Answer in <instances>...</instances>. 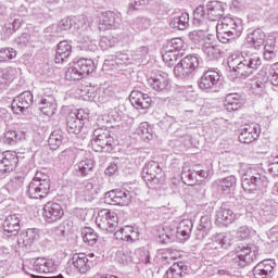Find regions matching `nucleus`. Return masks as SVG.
<instances>
[{"label": "nucleus", "instance_id": "obj_1", "mask_svg": "<svg viewBox=\"0 0 278 278\" xmlns=\"http://www.w3.org/2000/svg\"><path fill=\"white\" fill-rule=\"evenodd\" d=\"M228 66L241 77L247 78L249 75H253V73L262 66V58H260V54L257 53L243 51L241 52L240 58L230 56L228 60Z\"/></svg>", "mask_w": 278, "mask_h": 278}, {"label": "nucleus", "instance_id": "obj_2", "mask_svg": "<svg viewBox=\"0 0 278 278\" xmlns=\"http://www.w3.org/2000/svg\"><path fill=\"white\" fill-rule=\"evenodd\" d=\"M216 31L219 42L227 45V42H231L232 40H236V38L242 36L244 26L240 17H224L218 21Z\"/></svg>", "mask_w": 278, "mask_h": 278}, {"label": "nucleus", "instance_id": "obj_3", "mask_svg": "<svg viewBox=\"0 0 278 278\" xmlns=\"http://www.w3.org/2000/svg\"><path fill=\"white\" fill-rule=\"evenodd\" d=\"M241 185L244 192L253 194L258 190H264L268 186V177H266V172L256 166L250 167L241 177Z\"/></svg>", "mask_w": 278, "mask_h": 278}, {"label": "nucleus", "instance_id": "obj_4", "mask_svg": "<svg viewBox=\"0 0 278 278\" xmlns=\"http://www.w3.org/2000/svg\"><path fill=\"white\" fill-rule=\"evenodd\" d=\"M225 16V4L220 1H210L206 5H199L193 11V20L198 23L220 21Z\"/></svg>", "mask_w": 278, "mask_h": 278}, {"label": "nucleus", "instance_id": "obj_5", "mask_svg": "<svg viewBox=\"0 0 278 278\" xmlns=\"http://www.w3.org/2000/svg\"><path fill=\"white\" fill-rule=\"evenodd\" d=\"M51 190V179L49 175L37 172L28 185L27 195L29 199H45Z\"/></svg>", "mask_w": 278, "mask_h": 278}, {"label": "nucleus", "instance_id": "obj_6", "mask_svg": "<svg viewBox=\"0 0 278 278\" xmlns=\"http://www.w3.org/2000/svg\"><path fill=\"white\" fill-rule=\"evenodd\" d=\"M94 61L90 59H80L72 63L65 72V79L67 81H79L84 77L94 73Z\"/></svg>", "mask_w": 278, "mask_h": 278}, {"label": "nucleus", "instance_id": "obj_7", "mask_svg": "<svg viewBox=\"0 0 278 278\" xmlns=\"http://www.w3.org/2000/svg\"><path fill=\"white\" fill-rule=\"evenodd\" d=\"M91 147L97 153H111L114 151V137L109 130L98 128L93 131Z\"/></svg>", "mask_w": 278, "mask_h": 278}, {"label": "nucleus", "instance_id": "obj_8", "mask_svg": "<svg viewBox=\"0 0 278 278\" xmlns=\"http://www.w3.org/2000/svg\"><path fill=\"white\" fill-rule=\"evenodd\" d=\"M96 224L102 231L114 233L118 227V214L114 211L102 208L98 212Z\"/></svg>", "mask_w": 278, "mask_h": 278}, {"label": "nucleus", "instance_id": "obj_9", "mask_svg": "<svg viewBox=\"0 0 278 278\" xmlns=\"http://www.w3.org/2000/svg\"><path fill=\"white\" fill-rule=\"evenodd\" d=\"M199 68V56L187 55L174 67V75L179 79H184L192 75Z\"/></svg>", "mask_w": 278, "mask_h": 278}, {"label": "nucleus", "instance_id": "obj_10", "mask_svg": "<svg viewBox=\"0 0 278 278\" xmlns=\"http://www.w3.org/2000/svg\"><path fill=\"white\" fill-rule=\"evenodd\" d=\"M235 253L233 262L241 268L257 260V247L255 245H239L236 248Z\"/></svg>", "mask_w": 278, "mask_h": 278}, {"label": "nucleus", "instance_id": "obj_11", "mask_svg": "<svg viewBox=\"0 0 278 278\" xmlns=\"http://www.w3.org/2000/svg\"><path fill=\"white\" fill-rule=\"evenodd\" d=\"M142 177L151 186H157V184L164 181V172H162L160 163L150 161L143 167Z\"/></svg>", "mask_w": 278, "mask_h": 278}, {"label": "nucleus", "instance_id": "obj_12", "mask_svg": "<svg viewBox=\"0 0 278 278\" xmlns=\"http://www.w3.org/2000/svg\"><path fill=\"white\" fill-rule=\"evenodd\" d=\"M18 166V155L16 152L4 151L0 153V179L5 173H12Z\"/></svg>", "mask_w": 278, "mask_h": 278}, {"label": "nucleus", "instance_id": "obj_13", "mask_svg": "<svg viewBox=\"0 0 278 278\" xmlns=\"http://www.w3.org/2000/svg\"><path fill=\"white\" fill-rule=\"evenodd\" d=\"M121 25V13L114 11L102 12L99 15L98 27L101 31L116 29Z\"/></svg>", "mask_w": 278, "mask_h": 278}, {"label": "nucleus", "instance_id": "obj_14", "mask_svg": "<svg viewBox=\"0 0 278 278\" xmlns=\"http://www.w3.org/2000/svg\"><path fill=\"white\" fill-rule=\"evenodd\" d=\"M34 103V94L30 91H24L20 96L15 97L11 103V109L14 114H24L31 108Z\"/></svg>", "mask_w": 278, "mask_h": 278}, {"label": "nucleus", "instance_id": "obj_15", "mask_svg": "<svg viewBox=\"0 0 278 278\" xmlns=\"http://www.w3.org/2000/svg\"><path fill=\"white\" fill-rule=\"evenodd\" d=\"M106 203L113 205H129L131 203V193L125 189H114L105 193Z\"/></svg>", "mask_w": 278, "mask_h": 278}, {"label": "nucleus", "instance_id": "obj_16", "mask_svg": "<svg viewBox=\"0 0 278 278\" xmlns=\"http://www.w3.org/2000/svg\"><path fill=\"white\" fill-rule=\"evenodd\" d=\"M64 216V208L55 202H48L43 205V218L46 223L53 224L62 220Z\"/></svg>", "mask_w": 278, "mask_h": 278}, {"label": "nucleus", "instance_id": "obj_17", "mask_svg": "<svg viewBox=\"0 0 278 278\" xmlns=\"http://www.w3.org/2000/svg\"><path fill=\"white\" fill-rule=\"evenodd\" d=\"M148 83L155 92H168V90H170V78H168V74L164 72L150 77Z\"/></svg>", "mask_w": 278, "mask_h": 278}, {"label": "nucleus", "instance_id": "obj_18", "mask_svg": "<svg viewBox=\"0 0 278 278\" xmlns=\"http://www.w3.org/2000/svg\"><path fill=\"white\" fill-rule=\"evenodd\" d=\"M212 212H214V207H207V215H203L200 219V224L195 231L197 240H205L210 232L212 231Z\"/></svg>", "mask_w": 278, "mask_h": 278}, {"label": "nucleus", "instance_id": "obj_19", "mask_svg": "<svg viewBox=\"0 0 278 278\" xmlns=\"http://www.w3.org/2000/svg\"><path fill=\"white\" fill-rule=\"evenodd\" d=\"M231 240H233L231 233L220 232L213 235L205 247L208 250L228 249V247H231Z\"/></svg>", "mask_w": 278, "mask_h": 278}, {"label": "nucleus", "instance_id": "obj_20", "mask_svg": "<svg viewBox=\"0 0 278 278\" xmlns=\"http://www.w3.org/2000/svg\"><path fill=\"white\" fill-rule=\"evenodd\" d=\"M73 24L75 29H88V20L84 15L73 18L64 17L59 24V29H61V31H68V29L73 27Z\"/></svg>", "mask_w": 278, "mask_h": 278}, {"label": "nucleus", "instance_id": "obj_21", "mask_svg": "<svg viewBox=\"0 0 278 278\" xmlns=\"http://www.w3.org/2000/svg\"><path fill=\"white\" fill-rule=\"evenodd\" d=\"M220 81V74L214 70H207L203 73L199 81V88L201 90H212L214 86Z\"/></svg>", "mask_w": 278, "mask_h": 278}, {"label": "nucleus", "instance_id": "obj_22", "mask_svg": "<svg viewBox=\"0 0 278 278\" xmlns=\"http://www.w3.org/2000/svg\"><path fill=\"white\" fill-rule=\"evenodd\" d=\"M233 220H236V213L226 205H222L216 211L215 224L217 227H227L228 225H231Z\"/></svg>", "mask_w": 278, "mask_h": 278}, {"label": "nucleus", "instance_id": "obj_23", "mask_svg": "<svg viewBox=\"0 0 278 278\" xmlns=\"http://www.w3.org/2000/svg\"><path fill=\"white\" fill-rule=\"evenodd\" d=\"M2 227L4 236L8 238L18 236V231H21V218L16 214H11L5 217Z\"/></svg>", "mask_w": 278, "mask_h": 278}, {"label": "nucleus", "instance_id": "obj_24", "mask_svg": "<svg viewBox=\"0 0 278 278\" xmlns=\"http://www.w3.org/2000/svg\"><path fill=\"white\" fill-rule=\"evenodd\" d=\"M260 137V125L250 124L245 125L244 128L241 129L239 135V141L243 144H251V142H255Z\"/></svg>", "mask_w": 278, "mask_h": 278}, {"label": "nucleus", "instance_id": "obj_25", "mask_svg": "<svg viewBox=\"0 0 278 278\" xmlns=\"http://www.w3.org/2000/svg\"><path fill=\"white\" fill-rule=\"evenodd\" d=\"M151 101L150 96L141 91L132 90L130 93V103L136 110H149Z\"/></svg>", "mask_w": 278, "mask_h": 278}, {"label": "nucleus", "instance_id": "obj_26", "mask_svg": "<svg viewBox=\"0 0 278 278\" xmlns=\"http://www.w3.org/2000/svg\"><path fill=\"white\" fill-rule=\"evenodd\" d=\"M245 40L248 45L252 47V49H256V51H260V49L264 47V42L266 40V33H264L262 28H256L248 33Z\"/></svg>", "mask_w": 278, "mask_h": 278}, {"label": "nucleus", "instance_id": "obj_27", "mask_svg": "<svg viewBox=\"0 0 278 278\" xmlns=\"http://www.w3.org/2000/svg\"><path fill=\"white\" fill-rule=\"evenodd\" d=\"M275 270V261L264 260L253 268L254 278H268Z\"/></svg>", "mask_w": 278, "mask_h": 278}, {"label": "nucleus", "instance_id": "obj_28", "mask_svg": "<svg viewBox=\"0 0 278 278\" xmlns=\"http://www.w3.org/2000/svg\"><path fill=\"white\" fill-rule=\"evenodd\" d=\"M238 184V178L236 176H227L226 178H220L214 181L215 188L223 192V194H230L236 190Z\"/></svg>", "mask_w": 278, "mask_h": 278}, {"label": "nucleus", "instance_id": "obj_29", "mask_svg": "<svg viewBox=\"0 0 278 278\" xmlns=\"http://www.w3.org/2000/svg\"><path fill=\"white\" fill-rule=\"evenodd\" d=\"M134 63V56L129 53L117 52L115 56L111 59H106L104 61V66H117L121 68L122 66H127V64Z\"/></svg>", "mask_w": 278, "mask_h": 278}, {"label": "nucleus", "instance_id": "obj_30", "mask_svg": "<svg viewBox=\"0 0 278 278\" xmlns=\"http://www.w3.org/2000/svg\"><path fill=\"white\" fill-rule=\"evenodd\" d=\"M55 268H58V265L53 258L38 257L34 263V270H36V273L47 275L54 273Z\"/></svg>", "mask_w": 278, "mask_h": 278}, {"label": "nucleus", "instance_id": "obj_31", "mask_svg": "<svg viewBox=\"0 0 278 278\" xmlns=\"http://www.w3.org/2000/svg\"><path fill=\"white\" fill-rule=\"evenodd\" d=\"M114 237L116 238V240L136 242V240L140 238V233L138 232V229H135L132 226H124L115 231Z\"/></svg>", "mask_w": 278, "mask_h": 278}, {"label": "nucleus", "instance_id": "obj_32", "mask_svg": "<svg viewBox=\"0 0 278 278\" xmlns=\"http://www.w3.org/2000/svg\"><path fill=\"white\" fill-rule=\"evenodd\" d=\"M71 53H73V47L68 41H60L56 47V53L54 58L55 64H64L70 58Z\"/></svg>", "mask_w": 278, "mask_h": 278}, {"label": "nucleus", "instance_id": "obj_33", "mask_svg": "<svg viewBox=\"0 0 278 278\" xmlns=\"http://www.w3.org/2000/svg\"><path fill=\"white\" fill-rule=\"evenodd\" d=\"M83 186V193L87 201H92V199L99 194V190H101V185H99V180L97 178L85 180Z\"/></svg>", "mask_w": 278, "mask_h": 278}, {"label": "nucleus", "instance_id": "obj_34", "mask_svg": "<svg viewBox=\"0 0 278 278\" xmlns=\"http://www.w3.org/2000/svg\"><path fill=\"white\" fill-rule=\"evenodd\" d=\"M81 129H84V119L79 117V113H70L67 116L68 134H81Z\"/></svg>", "mask_w": 278, "mask_h": 278}, {"label": "nucleus", "instance_id": "obj_35", "mask_svg": "<svg viewBox=\"0 0 278 278\" xmlns=\"http://www.w3.org/2000/svg\"><path fill=\"white\" fill-rule=\"evenodd\" d=\"M264 60L267 62H271L277 58V38L275 36L270 35L267 37V39L264 41Z\"/></svg>", "mask_w": 278, "mask_h": 278}, {"label": "nucleus", "instance_id": "obj_36", "mask_svg": "<svg viewBox=\"0 0 278 278\" xmlns=\"http://www.w3.org/2000/svg\"><path fill=\"white\" fill-rule=\"evenodd\" d=\"M72 265L83 275H86V273L90 270V264H88V256L86 253H75L72 256Z\"/></svg>", "mask_w": 278, "mask_h": 278}, {"label": "nucleus", "instance_id": "obj_37", "mask_svg": "<svg viewBox=\"0 0 278 278\" xmlns=\"http://www.w3.org/2000/svg\"><path fill=\"white\" fill-rule=\"evenodd\" d=\"M192 227L193 224L191 219H182L177 226L176 238H178L180 242L188 240L190 233H192Z\"/></svg>", "mask_w": 278, "mask_h": 278}, {"label": "nucleus", "instance_id": "obj_38", "mask_svg": "<svg viewBox=\"0 0 278 278\" xmlns=\"http://www.w3.org/2000/svg\"><path fill=\"white\" fill-rule=\"evenodd\" d=\"M16 75H18V68L16 67H7L0 71V88L5 90V88L14 81Z\"/></svg>", "mask_w": 278, "mask_h": 278}, {"label": "nucleus", "instance_id": "obj_39", "mask_svg": "<svg viewBox=\"0 0 278 278\" xmlns=\"http://www.w3.org/2000/svg\"><path fill=\"white\" fill-rule=\"evenodd\" d=\"M92 168H94V161L92 159H85L74 165L77 177H88L92 173Z\"/></svg>", "mask_w": 278, "mask_h": 278}, {"label": "nucleus", "instance_id": "obj_40", "mask_svg": "<svg viewBox=\"0 0 278 278\" xmlns=\"http://www.w3.org/2000/svg\"><path fill=\"white\" fill-rule=\"evenodd\" d=\"M39 238L40 235H38V229L28 228L26 231L20 235L17 242L24 247H30V244H34V242H36Z\"/></svg>", "mask_w": 278, "mask_h": 278}, {"label": "nucleus", "instance_id": "obj_41", "mask_svg": "<svg viewBox=\"0 0 278 278\" xmlns=\"http://www.w3.org/2000/svg\"><path fill=\"white\" fill-rule=\"evenodd\" d=\"M224 105L227 112H236L242 108V97L239 93H228L225 98Z\"/></svg>", "mask_w": 278, "mask_h": 278}, {"label": "nucleus", "instance_id": "obj_42", "mask_svg": "<svg viewBox=\"0 0 278 278\" xmlns=\"http://www.w3.org/2000/svg\"><path fill=\"white\" fill-rule=\"evenodd\" d=\"M39 110L45 114V116H53V114H55V110H58V103H55V98H53L52 96L42 98L40 101Z\"/></svg>", "mask_w": 278, "mask_h": 278}, {"label": "nucleus", "instance_id": "obj_43", "mask_svg": "<svg viewBox=\"0 0 278 278\" xmlns=\"http://www.w3.org/2000/svg\"><path fill=\"white\" fill-rule=\"evenodd\" d=\"M260 217L258 220L263 225H266V223H273L275 220V216L277 214V211H275V206H273V203L267 202L263 208L258 212Z\"/></svg>", "mask_w": 278, "mask_h": 278}, {"label": "nucleus", "instance_id": "obj_44", "mask_svg": "<svg viewBox=\"0 0 278 278\" xmlns=\"http://www.w3.org/2000/svg\"><path fill=\"white\" fill-rule=\"evenodd\" d=\"M63 142H64V131L60 129L53 130L48 139V144L52 151H58V149L62 147Z\"/></svg>", "mask_w": 278, "mask_h": 278}, {"label": "nucleus", "instance_id": "obj_45", "mask_svg": "<svg viewBox=\"0 0 278 278\" xmlns=\"http://www.w3.org/2000/svg\"><path fill=\"white\" fill-rule=\"evenodd\" d=\"M25 140V131H16L7 128L4 131V142L7 144H16V142H23Z\"/></svg>", "mask_w": 278, "mask_h": 278}, {"label": "nucleus", "instance_id": "obj_46", "mask_svg": "<svg viewBox=\"0 0 278 278\" xmlns=\"http://www.w3.org/2000/svg\"><path fill=\"white\" fill-rule=\"evenodd\" d=\"M188 271V266L184 262L174 263L167 270L168 278H181Z\"/></svg>", "mask_w": 278, "mask_h": 278}, {"label": "nucleus", "instance_id": "obj_47", "mask_svg": "<svg viewBox=\"0 0 278 278\" xmlns=\"http://www.w3.org/2000/svg\"><path fill=\"white\" fill-rule=\"evenodd\" d=\"M170 25L175 29H187V27L190 26V15L186 12L181 13L180 15L173 18Z\"/></svg>", "mask_w": 278, "mask_h": 278}, {"label": "nucleus", "instance_id": "obj_48", "mask_svg": "<svg viewBox=\"0 0 278 278\" xmlns=\"http://www.w3.org/2000/svg\"><path fill=\"white\" fill-rule=\"evenodd\" d=\"M81 238L89 247H94V244H97V240H99L97 231L90 227H85L81 229Z\"/></svg>", "mask_w": 278, "mask_h": 278}, {"label": "nucleus", "instance_id": "obj_49", "mask_svg": "<svg viewBox=\"0 0 278 278\" xmlns=\"http://www.w3.org/2000/svg\"><path fill=\"white\" fill-rule=\"evenodd\" d=\"M137 134L142 140H153V126L149 122H142L137 128Z\"/></svg>", "mask_w": 278, "mask_h": 278}, {"label": "nucleus", "instance_id": "obj_50", "mask_svg": "<svg viewBox=\"0 0 278 278\" xmlns=\"http://www.w3.org/2000/svg\"><path fill=\"white\" fill-rule=\"evenodd\" d=\"M114 98V90L112 87H102L98 90L96 103H108Z\"/></svg>", "mask_w": 278, "mask_h": 278}, {"label": "nucleus", "instance_id": "obj_51", "mask_svg": "<svg viewBox=\"0 0 278 278\" xmlns=\"http://www.w3.org/2000/svg\"><path fill=\"white\" fill-rule=\"evenodd\" d=\"M270 86V83L268 81L267 77H263L262 79H257L255 84L252 87V90L254 94H258L262 97L263 94H266V88Z\"/></svg>", "mask_w": 278, "mask_h": 278}, {"label": "nucleus", "instance_id": "obj_52", "mask_svg": "<svg viewBox=\"0 0 278 278\" xmlns=\"http://www.w3.org/2000/svg\"><path fill=\"white\" fill-rule=\"evenodd\" d=\"M202 51L206 55L207 60H218V55H220V49L212 43H205Z\"/></svg>", "mask_w": 278, "mask_h": 278}, {"label": "nucleus", "instance_id": "obj_53", "mask_svg": "<svg viewBox=\"0 0 278 278\" xmlns=\"http://www.w3.org/2000/svg\"><path fill=\"white\" fill-rule=\"evenodd\" d=\"M199 177V173L195 170H182L181 173V179L185 180V184H187V186H194V184H197V181H199V179L197 178Z\"/></svg>", "mask_w": 278, "mask_h": 278}, {"label": "nucleus", "instance_id": "obj_54", "mask_svg": "<svg viewBox=\"0 0 278 278\" xmlns=\"http://www.w3.org/2000/svg\"><path fill=\"white\" fill-rule=\"evenodd\" d=\"M16 58V50L14 48H2L0 49V62H10Z\"/></svg>", "mask_w": 278, "mask_h": 278}, {"label": "nucleus", "instance_id": "obj_55", "mask_svg": "<svg viewBox=\"0 0 278 278\" xmlns=\"http://www.w3.org/2000/svg\"><path fill=\"white\" fill-rule=\"evenodd\" d=\"M271 86H278V63L269 67L268 76L266 77Z\"/></svg>", "mask_w": 278, "mask_h": 278}, {"label": "nucleus", "instance_id": "obj_56", "mask_svg": "<svg viewBox=\"0 0 278 278\" xmlns=\"http://www.w3.org/2000/svg\"><path fill=\"white\" fill-rule=\"evenodd\" d=\"M80 97H83L84 101H93L97 103L98 91L94 90V87H86Z\"/></svg>", "mask_w": 278, "mask_h": 278}, {"label": "nucleus", "instance_id": "obj_57", "mask_svg": "<svg viewBox=\"0 0 278 278\" xmlns=\"http://www.w3.org/2000/svg\"><path fill=\"white\" fill-rule=\"evenodd\" d=\"M116 45H118L116 37H102L100 40L101 49H111V47H116Z\"/></svg>", "mask_w": 278, "mask_h": 278}, {"label": "nucleus", "instance_id": "obj_58", "mask_svg": "<svg viewBox=\"0 0 278 278\" xmlns=\"http://www.w3.org/2000/svg\"><path fill=\"white\" fill-rule=\"evenodd\" d=\"M135 255H137L140 260V262H142L143 264H150V253L149 250L144 249V248H140L138 250L135 251Z\"/></svg>", "mask_w": 278, "mask_h": 278}, {"label": "nucleus", "instance_id": "obj_59", "mask_svg": "<svg viewBox=\"0 0 278 278\" xmlns=\"http://www.w3.org/2000/svg\"><path fill=\"white\" fill-rule=\"evenodd\" d=\"M81 49L84 51H97V49H99V47L97 46V41L90 39V38H87V39H84L81 41Z\"/></svg>", "mask_w": 278, "mask_h": 278}, {"label": "nucleus", "instance_id": "obj_60", "mask_svg": "<svg viewBox=\"0 0 278 278\" xmlns=\"http://www.w3.org/2000/svg\"><path fill=\"white\" fill-rule=\"evenodd\" d=\"M117 255L122 264H127V262L131 261V252L129 251V249L118 250Z\"/></svg>", "mask_w": 278, "mask_h": 278}, {"label": "nucleus", "instance_id": "obj_61", "mask_svg": "<svg viewBox=\"0 0 278 278\" xmlns=\"http://www.w3.org/2000/svg\"><path fill=\"white\" fill-rule=\"evenodd\" d=\"M162 58H163V62H166V64H173V62H177V58H179V53L165 50V53L162 54Z\"/></svg>", "mask_w": 278, "mask_h": 278}, {"label": "nucleus", "instance_id": "obj_62", "mask_svg": "<svg viewBox=\"0 0 278 278\" xmlns=\"http://www.w3.org/2000/svg\"><path fill=\"white\" fill-rule=\"evenodd\" d=\"M249 236H251V229L249 228V226H241L237 230L238 240H247V238H249Z\"/></svg>", "mask_w": 278, "mask_h": 278}, {"label": "nucleus", "instance_id": "obj_63", "mask_svg": "<svg viewBox=\"0 0 278 278\" xmlns=\"http://www.w3.org/2000/svg\"><path fill=\"white\" fill-rule=\"evenodd\" d=\"M147 3H149V0H132L128 5V10L130 12L132 10H140V8L147 5Z\"/></svg>", "mask_w": 278, "mask_h": 278}, {"label": "nucleus", "instance_id": "obj_64", "mask_svg": "<svg viewBox=\"0 0 278 278\" xmlns=\"http://www.w3.org/2000/svg\"><path fill=\"white\" fill-rule=\"evenodd\" d=\"M268 170L271 175H274V177H278V157H276L275 161L269 164Z\"/></svg>", "mask_w": 278, "mask_h": 278}]
</instances>
